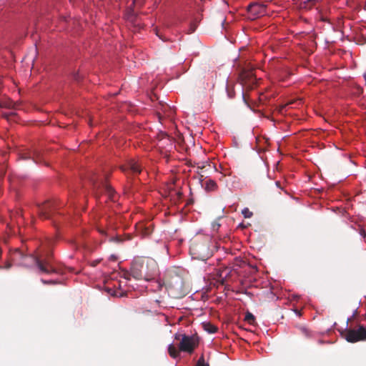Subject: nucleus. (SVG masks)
<instances>
[{
  "mask_svg": "<svg viewBox=\"0 0 366 366\" xmlns=\"http://www.w3.org/2000/svg\"><path fill=\"white\" fill-rule=\"evenodd\" d=\"M158 264L152 258H137L132 264L130 272L124 273V278L130 280V277L136 280L151 281L158 275Z\"/></svg>",
  "mask_w": 366,
  "mask_h": 366,
  "instance_id": "obj_1",
  "label": "nucleus"
},
{
  "mask_svg": "<svg viewBox=\"0 0 366 366\" xmlns=\"http://www.w3.org/2000/svg\"><path fill=\"white\" fill-rule=\"evenodd\" d=\"M210 237L208 236H199L194 237L191 242L189 253L192 259L206 261L212 256L210 249Z\"/></svg>",
  "mask_w": 366,
  "mask_h": 366,
  "instance_id": "obj_2",
  "label": "nucleus"
},
{
  "mask_svg": "<svg viewBox=\"0 0 366 366\" xmlns=\"http://www.w3.org/2000/svg\"><path fill=\"white\" fill-rule=\"evenodd\" d=\"M16 254L21 256L24 260H31L41 274H51L57 273V269L54 264L52 256L50 253L35 257H29L23 255L19 250H17Z\"/></svg>",
  "mask_w": 366,
  "mask_h": 366,
  "instance_id": "obj_3",
  "label": "nucleus"
},
{
  "mask_svg": "<svg viewBox=\"0 0 366 366\" xmlns=\"http://www.w3.org/2000/svg\"><path fill=\"white\" fill-rule=\"evenodd\" d=\"M174 339L179 341V351L189 354H192L199 343V339L197 335H187L182 333H176Z\"/></svg>",
  "mask_w": 366,
  "mask_h": 366,
  "instance_id": "obj_4",
  "label": "nucleus"
},
{
  "mask_svg": "<svg viewBox=\"0 0 366 366\" xmlns=\"http://www.w3.org/2000/svg\"><path fill=\"white\" fill-rule=\"evenodd\" d=\"M342 337L348 342L355 343L366 340V327L358 325L355 328L346 329L342 333Z\"/></svg>",
  "mask_w": 366,
  "mask_h": 366,
  "instance_id": "obj_5",
  "label": "nucleus"
},
{
  "mask_svg": "<svg viewBox=\"0 0 366 366\" xmlns=\"http://www.w3.org/2000/svg\"><path fill=\"white\" fill-rule=\"evenodd\" d=\"M167 288L174 297L178 298L184 295V282L178 275L170 278L167 282Z\"/></svg>",
  "mask_w": 366,
  "mask_h": 366,
  "instance_id": "obj_6",
  "label": "nucleus"
},
{
  "mask_svg": "<svg viewBox=\"0 0 366 366\" xmlns=\"http://www.w3.org/2000/svg\"><path fill=\"white\" fill-rule=\"evenodd\" d=\"M58 207V203L54 201H46L41 204L37 205V209L39 217L41 219H50L52 218L54 212Z\"/></svg>",
  "mask_w": 366,
  "mask_h": 366,
  "instance_id": "obj_7",
  "label": "nucleus"
},
{
  "mask_svg": "<svg viewBox=\"0 0 366 366\" xmlns=\"http://www.w3.org/2000/svg\"><path fill=\"white\" fill-rule=\"evenodd\" d=\"M239 81L243 86L252 89L257 84V79L252 69H243L239 74Z\"/></svg>",
  "mask_w": 366,
  "mask_h": 366,
  "instance_id": "obj_8",
  "label": "nucleus"
},
{
  "mask_svg": "<svg viewBox=\"0 0 366 366\" xmlns=\"http://www.w3.org/2000/svg\"><path fill=\"white\" fill-rule=\"evenodd\" d=\"M121 169L126 174L133 175L139 174L142 171V166L134 159H129L125 164L121 166Z\"/></svg>",
  "mask_w": 366,
  "mask_h": 366,
  "instance_id": "obj_9",
  "label": "nucleus"
},
{
  "mask_svg": "<svg viewBox=\"0 0 366 366\" xmlns=\"http://www.w3.org/2000/svg\"><path fill=\"white\" fill-rule=\"evenodd\" d=\"M154 226L151 222H140L137 224L136 229L138 234L143 237H149L153 232Z\"/></svg>",
  "mask_w": 366,
  "mask_h": 366,
  "instance_id": "obj_10",
  "label": "nucleus"
},
{
  "mask_svg": "<svg viewBox=\"0 0 366 366\" xmlns=\"http://www.w3.org/2000/svg\"><path fill=\"white\" fill-rule=\"evenodd\" d=\"M265 10L266 6L263 4L254 3L248 6V11L254 16V18H257L260 16L264 15L266 13Z\"/></svg>",
  "mask_w": 366,
  "mask_h": 366,
  "instance_id": "obj_11",
  "label": "nucleus"
},
{
  "mask_svg": "<svg viewBox=\"0 0 366 366\" xmlns=\"http://www.w3.org/2000/svg\"><path fill=\"white\" fill-rule=\"evenodd\" d=\"M97 230L102 237H104L105 238L108 237L110 242H119L122 241L119 236H114V231L113 229H106L102 227H98Z\"/></svg>",
  "mask_w": 366,
  "mask_h": 366,
  "instance_id": "obj_12",
  "label": "nucleus"
},
{
  "mask_svg": "<svg viewBox=\"0 0 366 366\" xmlns=\"http://www.w3.org/2000/svg\"><path fill=\"white\" fill-rule=\"evenodd\" d=\"M232 272V269L229 267H224L223 269H219L218 272V282L224 285L227 277L230 275Z\"/></svg>",
  "mask_w": 366,
  "mask_h": 366,
  "instance_id": "obj_13",
  "label": "nucleus"
},
{
  "mask_svg": "<svg viewBox=\"0 0 366 366\" xmlns=\"http://www.w3.org/2000/svg\"><path fill=\"white\" fill-rule=\"evenodd\" d=\"M19 103L18 102H14L10 99H4L0 101V107L7 109H19Z\"/></svg>",
  "mask_w": 366,
  "mask_h": 366,
  "instance_id": "obj_14",
  "label": "nucleus"
},
{
  "mask_svg": "<svg viewBox=\"0 0 366 366\" xmlns=\"http://www.w3.org/2000/svg\"><path fill=\"white\" fill-rule=\"evenodd\" d=\"M21 159L24 160L32 159L35 162H40L39 153L37 151L24 152L21 154Z\"/></svg>",
  "mask_w": 366,
  "mask_h": 366,
  "instance_id": "obj_15",
  "label": "nucleus"
},
{
  "mask_svg": "<svg viewBox=\"0 0 366 366\" xmlns=\"http://www.w3.org/2000/svg\"><path fill=\"white\" fill-rule=\"evenodd\" d=\"M103 189H104V192L108 195L109 198L112 201H114L115 200L114 191V189H112V187L111 186L108 185L107 184H103Z\"/></svg>",
  "mask_w": 366,
  "mask_h": 366,
  "instance_id": "obj_16",
  "label": "nucleus"
},
{
  "mask_svg": "<svg viewBox=\"0 0 366 366\" xmlns=\"http://www.w3.org/2000/svg\"><path fill=\"white\" fill-rule=\"evenodd\" d=\"M217 188V184L215 181L212 179H208L204 183L205 190L210 192L214 191Z\"/></svg>",
  "mask_w": 366,
  "mask_h": 366,
  "instance_id": "obj_17",
  "label": "nucleus"
},
{
  "mask_svg": "<svg viewBox=\"0 0 366 366\" xmlns=\"http://www.w3.org/2000/svg\"><path fill=\"white\" fill-rule=\"evenodd\" d=\"M168 352L169 355L173 358H177L179 355V350H178L173 344L169 345Z\"/></svg>",
  "mask_w": 366,
  "mask_h": 366,
  "instance_id": "obj_18",
  "label": "nucleus"
},
{
  "mask_svg": "<svg viewBox=\"0 0 366 366\" xmlns=\"http://www.w3.org/2000/svg\"><path fill=\"white\" fill-rule=\"evenodd\" d=\"M204 329L210 334H214L217 331V327L210 322L203 324Z\"/></svg>",
  "mask_w": 366,
  "mask_h": 366,
  "instance_id": "obj_19",
  "label": "nucleus"
},
{
  "mask_svg": "<svg viewBox=\"0 0 366 366\" xmlns=\"http://www.w3.org/2000/svg\"><path fill=\"white\" fill-rule=\"evenodd\" d=\"M244 320L250 325H254L255 323V317L254 316L249 312H247L244 317Z\"/></svg>",
  "mask_w": 366,
  "mask_h": 366,
  "instance_id": "obj_20",
  "label": "nucleus"
},
{
  "mask_svg": "<svg viewBox=\"0 0 366 366\" xmlns=\"http://www.w3.org/2000/svg\"><path fill=\"white\" fill-rule=\"evenodd\" d=\"M227 95H228L229 98H230V99L233 98L235 95L234 89L230 85L227 86Z\"/></svg>",
  "mask_w": 366,
  "mask_h": 366,
  "instance_id": "obj_21",
  "label": "nucleus"
},
{
  "mask_svg": "<svg viewBox=\"0 0 366 366\" xmlns=\"http://www.w3.org/2000/svg\"><path fill=\"white\" fill-rule=\"evenodd\" d=\"M244 218H250L252 216V212L248 208H244L242 212Z\"/></svg>",
  "mask_w": 366,
  "mask_h": 366,
  "instance_id": "obj_22",
  "label": "nucleus"
},
{
  "mask_svg": "<svg viewBox=\"0 0 366 366\" xmlns=\"http://www.w3.org/2000/svg\"><path fill=\"white\" fill-rule=\"evenodd\" d=\"M197 366H209V364L205 362L203 355L198 360Z\"/></svg>",
  "mask_w": 366,
  "mask_h": 366,
  "instance_id": "obj_23",
  "label": "nucleus"
},
{
  "mask_svg": "<svg viewBox=\"0 0 366 366\" xmlns=\"http://www.w3.org/2000/svg\"><path fill=\"white\" fill-rule=\"evenodd\" d=\"M315 2V0H307L306 1L304 2V4H305V7L310 9L314 5Z\"/></svg>",
  "mask_w": 366,
  "mask_h": 366,
  "instance_id": "obj_24",
  "label": "nucleus"
},
{
  "mask_svg": "<svg viewBox=\"0 0 366 366\" xmlns=\"http://www.w3.org/2000/svg\"><path fill=\"white\" fill-rule=\"evenodd\" d=\"M41 282L45 285H51V284H56V282L54 280H45L41 279Z\"/></svg>",
  "mask_w": 366,
  "mask_h": 366,
  "instance_id": "obj_25",
  "label": "nucleus"
},
{
  "mask_svg": "<svg viewBox=\"0 0 366 366\" xmlns=\"http://www.w3.org/2000/svg\"><path fill=\"white\" fill-rule=\"evenodd\" d=\"M14 113H13V112H11L9 114L5 113V114H3V116H4V118L9 119V117L11 116V115H14Z\"/></svg>",
  "mask_w": 366,
  "mask_h": 366,
  "instance_id": "obj_26",
  "label": "nucleus"
},
{
  "mask_svg": "<svg viewBox=\"0 0 366 366\" xmlns=\"http://www.w3.org/2000/svg\"><path fill=\"white\" fill-rule=\"evenodd\" d=\"M74 79L76 80V81H79V74H74Z\"/></svg>",
  "mask_w": 366,
  "mask_h": 366,
  "instance_id": "obj_27",
  "label": "nucleus"
},
{
  "mask_svg": "<svg viewBox=\"0 0 366 366\" xmlns=\"http://www.w3.org/2000/svg\"><path fill=\"white\" fill-rule=\"evenodd\" d=\"M220 227V224L218 223H214L213 224V228L214 229H218Z\"/></svg>",
  "mask_w": 366,
  "mask_h": 366,
  "instance_id": "obj_28",
  "label": "nucleus"
},
{
  "mask_svg": "<svg viewBox=\"0 0 366 366\" xmlns=\"http://www.w3.org/2000/svg\"><path fill=\"white\" fill-rule=\"evenodd\" d=\"M99 263V261H94L91 263V265L92 267H96L97 265V264Z\"/></svg>",
  "mask_w": 366,
  "mask_h": 366,
  "instance_id": "obj_29",
  "label": "nucleus"
},
{
  "mask_svg": "<svg viewBox=\"0 0 366 366\" xmlns=\"http://www.w3.org/2000/svg\"><path fill=\"white\" fill-rule=\"evenodd\" d=\"M204 167H205L204 164L197 166L198 169H203Z\"/></svg>",
  "mask_w": 366,
  "mask_h": 366,
  "instance_id": "obj_30",
  "label": "nucleus"
},
{
  "mask_svg": "<svg viewBox=\"0 0 366 366\" xmlns=\"http://www.w3.org/2000/svg\"><path fill=\"white\" fill-rule=\"evenodd\" d=\"M91 181L92 182V184H94V186L96 187V183L94 182V181L93 179H91Z\"/></svg>",
  "mask_w": 366,
  "mask_h": 366,
  "instance_id": "obj_31",
  "label": "nucleus"
},
{
  "mask_svg": "<svg viewBox=\"0 0 366 366\" xmlns=\"http://www.w3.org/2000/svg\"><path fill=\"white\" fill-rule=\"evenodd\" d=\"M302 331L305 332V333H307V331L306 329H302Z\"/></svg>",
  "mask_w": 366,
  "mask_h": 366,
  "instance_id": "obj_32",
  "label": "nucleus"
}]
</instances>
